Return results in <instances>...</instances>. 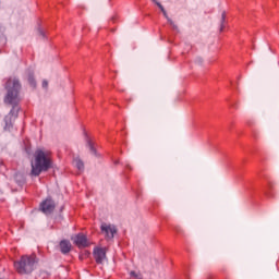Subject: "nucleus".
Instances as JSON below:
<instances>
[{
    "label": "nucleus",
    "instance_id": "f3484780",
    "mask_svg": "<svg viewBox=\"0 0 279 279\" xmlns=\"http://www.w3.org/2000/svg\"><path fill=\"white\" fill-rule=\"evenodd\" d=\"M49 86V83L47 81H43V88H47Z\"/></svg>",
    "mask_w": 279,
    "mask_h": 279
},
{
    "label": "nucleus",
    "instance_id": "a211bd4d",
    "mask_svg": "<svg viewBox=\"0 0 279 279\" xmlns=\"http://www.w3.org/2000/svg\"><path fill=\"white\" fill-rule=\"evenodd\" d=\"M223 21H226V12H222L221 23H223Z\"/></svg>",
    "mask_w": 279,
    "mask_h": 279
},
{
    "label": "nucleus",
    "instance_id": "6e6552de",
    "mask_svg": "<svg viewBox=\"0 0 279 279\" xmlns=\"http://www.w3.org/2000/svg\"><path fill=\"white\" fill-rule=\"evenodd\" d=\"M60 250L62 254H69L71 252V242L63 240L60 242Z\"/></svg>",
    "mask_w": 279,
    "mask_h": 279
},
{
    "label": "nucleus",
    "instance_id": "2eb2a0df",
    "mask_svg": "<svg viewBox=\"0 0 279 279\" xmlns=\"http://www.w3.org/2000/svg\"><path fill=\"white\" fill-rule=\"evenodd\" d=\"M130 276H131V278L142 279L141 277H138V275H136L135 271H131V272H130Z\"/></svg>",
    "mask_w": 279,
    "mask_h": 279
},
{
    "label": "nucleus",
    "instance_id": "1a4fd4ad",
    "mask_svg": "<svg viewBox=\"0 0 279 279\" xmlns=\"http://www.w3.org/2000/svg\"><path fill=\"white\" fill-rule=\"evenodd\" d=\"M73 165L74 167H76V169H78V171H84V161L81 160L80 158H75L73 160Z\"/></svg>",
    "mask_w": 279,
    "mask_h": 279
},
{
    "label": "nucleus",
    "instance_id": "7ed1b4c3",
    "mask_svg": "<svg viewBox=\"0 0 279 279\" xmlns=\"http://www.w3.org/2000/svg\"><path fill=\"white\" fill-rule=\"evenodd\" d=\"M36 267V255H23L14 262V268L20 275L32 274Z\"/></svg>",
    "mask_w": 279,
    "mask_h": 279
},
{
    "label": "nucleus",
    "instance_id": "ddd939ff",
    "mask_svg": "<svg viewBox=\"0 0 279 279\" xmlns=\"http://www.w3.org/2000/svg\"><path fill=\"white\" fill-rule=\"evenodd\" d=\"M153 3H155L156 5H158L162 13L167 12V11L165 10V7H162V4H161L160 2H158L157 0H153Z\"/></svg>",
    "mask_w": 279,
    "mask_h": 279
},
{
    "label": "nucleus",
    "instance_id": "dca6fc26",
    "mask_svg": "<svg viewBox=\"0 0 279 279\" xmlns=\"http://www.w3.org/2000/svg\"><path fill=\"white\" fill-rule=\"evenodd\" d=\"M88 145H89V149H90L92 154L95 155L96 154L95 146H93L92 143H89Z\"/></svg>",
    "mask_w": 279,
    "mask_h": 279
},
{
    "label": "nucleus",
    "instance_id": "9b49d317",
    "mask_svg": "<svg viewBox=\"0 0 279 279\" xmlns=\"http://www.w3.org/2000/svg\"><path fill=\"white\" fill-rule=\"evenodd\" d=\"M28 83L31 84V86L33 87V88H36V81L34 80V75H29L28 76Z\"/></svg>",
    "mask_w": 279,
    "mask_h": 279
},
{
    "label": "nucleus",
    "instance_id": "20e7f679",
    "mask_svg": "<svg viewBox=\"0 0 279 279\" xmlns=\"http://www.w3.org/2000/svg\"><path fill=\"white\" fill-rule=\"evenodd\" d=\"M40 210L45 215H51L56 210V203L51 198H47L40 204Z\"/></svg>",
    "mask_w": 279,
    "mask_h": 279
},
{
    "label": "nucleus",
    "instance_id": "f257e3e1",
    "mask_svg": "<svg viewBox=\"0 0 279 279\" xmlns=\"http://www.w3.org/2000/svg\"><path fill=\"white\" fill-rule=\"evenodd\" d=\"M7 96L4 98L5 104H10L13 106L9 114H7L3 119V131L12 132L14 130V121L19 118V95L21 93V82L19 78L11 76L7 80L5 83Z\"/></svg>",
    "mask_w": 279,
    "mask_h": 279
},
{
    "label": "nucleus",
    "instance_id": "4468645a",
    "mask_svg": "<svg viewBox=\"0 0 279 279\" xmlns=\"http://www.w3.org/2000/svg\"><path fill=\"white\" fill-rule=\"evenodd\" d=\"M37 34H38V36H40L41 38H45V31H43L41 27H38V28H37Z\"/></svg>",
    "mask_w": 279,
    "mask_h": 279
},
{
    "label": "nucleus",
    "instance_id": "0eeeda50",
    "mask_svg": "<svg viewBox=\"0 0 279 279\" xmlns=\"http://www.w3.org/2000/svg\"><path fill=\"white\" fill-rule=\"evenodd\" d=\"M94 258L96 263L101 264L106 258V248L95 247L94 248Z\"/></svg>",
    "mask_w": 279,
    "mask_h": 279
},
{
    "label": "nucleus",
    "instance_id": "423d86ee",
    "mask_svg": "<svg viewBox=\"0 0 279 279\" xmlns=\"http://www.w3.org/2000/svg\"><path fill=\"white\" fill-rule=\"evenodd\" d=\"M101 232L105 233L106 239H114V234H117V227L113 225L102 223Z\"/></svg>",
    "mask_w": 279,
    "mask_h": 279
},
{
    "label": "nucleus",
    "instance_id": "f8f14e48",
    "mask_svg": "<svg viewBox=\"0 0 279 279\" xmlns=\"http://www.w3.org/2000/svg\"><path fill=\"white\" fill-rule=\"evenodd\" d=\"M153 3H155L156 5H158L162 13L167 12V11L165 10V7H162V4H161L160 2H158L157 0H153Z\"/></svg>",
    "mask_w": 279,
    "mask_h": 279
},
{
    "label": "nucleus",
    "instance_id": "f03ea898",
    "mask_svg": "<svg viewBox=\"0 0 279 279\" xmlns=\"http://www.w3.org/2000/svg\"><path fill=\"white\" fill-rule=\"evenodd\" d=\"M51 169V153L38 149L35 151V163L32 165V174L40 175L43 171Z\"/></svg>",
    "mask_w": 279,
    "mask_h": 279
},
{
    "label": "nucleus",
    "instance_id": "9d476101",
    "mask_svg": "<svg viewBox=\"0 0 279 279\" xmlns=\"http://www.w3.org/2000/svg\"><path fill=\"white\" fill-rule=\"evenodd\" d=\"M162 14L165 19H167L168 23L173 27V29H178V26L175 25V23H173V20L169 17V15L167 14V11H163Z\"/></svg>",
    "mask_w": 279,
    "mask_h": 279
},
{
    "label": "nucleus",
    "instance_id": "39448f33",
    "mask_svg": "<svg viewBox=\"0 0 279 279\" xmlns=\"http://www.w3.org/2000/svg\"><path fill=\"white\" fill-rule=\"evenodd\" d=\"M72 241L75 243L77 247H88L90 245V242L88 241V238L84 233H78L72 238Z\"/></svg>",
    "mask_w": 279,
    "mask_h": 279
}]
</instances>
